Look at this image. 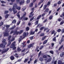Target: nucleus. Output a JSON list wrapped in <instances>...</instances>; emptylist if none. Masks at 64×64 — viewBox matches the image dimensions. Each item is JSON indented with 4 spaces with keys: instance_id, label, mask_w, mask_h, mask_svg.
<instances>
[{
    "instance_id": "nucleus-1",
    "label": "nucleus",
    "mask_w": 64,
    "mask_h": 64,
    "mask_svg": "<svg viewBox=\"0 0 64 64\" xmlns=\"http://www.w3.org/2000/svg\"><path fill=\"white\" fill-rule=\"evenodd\" d=\"M16 8L18 10H20L21 7H18V6H17V4H15L13 6V8H12V9L14 14L17 12V11H16Z\"/></svg>"
},
{
    "instance_id": "nucleus-2",
    "label": "nucleus",
    "mask_w": 64,
    "mask_h": 64,
    "mask_svg": "<svg viewBox=\"0 0 64 64\" xmlns=\"http://www.w3.org/2000/svg\"><path fill=\"white\" fill-rule=\"evenodd\" d=\"M16 42H14L12 44L11 46H10V48H13L12 50H15L16 49V47L15 46V44Z\"/></svg>"
},
{
    "instance_id": "nucleus-3",
    "label": "nucleus",
    "mask_w": 64,
    "mask_h": 64,
    "mask_svg": "<svg viewBox=\"0 0 64 64\" xmlns=\"http://www.w3.org/2000/svg\"><path fill=\"white\" fill-rule=\"evenodd\" d=\"M7 30V29L6 30V32L4 33V36H9V34L8 33H7V32H9V29H8Z\"/></svg>"
},
{
    "instance_id": "nucleus-4",
    "label": "nucleus",
    "mask_w": 64,
    "mask_h": 64,
    "mask_svg": "<svg viewBox=\"0 0 64 64\" xmlns=\"http://www.w3.org/2000/svg\"><path fill=\"white\" fill-rule=\"evenodd\" d=\"M28 34V32H27L26 33L25 32H24L23 34V38H22V39H24V38H25L26 37V35H27Z\"/></svg>"
},
{
    "instance_id": "nucleus-5",
    "label": "nucleus",
    "mask_w": 64,
    "mask_h": 64,
    "mask_svg": "<svg viewBox=\"0 0 64 64\" xmlns=\"http://www.w3.org/2000/svg\"><path fill=\"white\" fill-rule=\"evenodd\" d=\"M9 48H7L6 50L5 49H4L2 50V54L4 53H5V52H7V51H8V50H9Z\"/></svg>"
},
{
    "instance_id": "nucleus-6",
    "label": "nucleus",
    "mask_w": 64,
    "mask_h": 64,
    "mask_svg": "<svg viewBox=\"0 0 64 64\" xmlns=\"http://www.w3.org/2000/svg\"><path fill=\"white\" fill-rule=\"evenodd\" d=\"M34 44V43L30 44L28 46V48H30V47H32L33 46V45Z\"/></svg>"
},
{
    "instance_id": "nucleus-7",
    "label": "nucleus",
    "mask_w": 64,
    "mask_h": 64,
    "mask_svg": "<svg viewBox=\"0 0 64 64\" xmlns=\"http://www.w3.org/2000/svg\"><path fill=\"white\" fill-rule=\"evenodd\" d=\"M43 58H45L44 59L45 60H47L48 59L46 55H44L43 56Z\"/></svg>"
},
{
    "instance_id": "nucleus-8",
    "label": "nucleus",
    "mask_w": 64,
    "mask_h": 64,
    "mask_svg": "<svg viewBox=\"0 0 64 64\" xmlns=\"http://www.w3.org/2000/svg\"><path fill=\"white\" fill-rule=\"evenodd\" d=\"M6 42V40L5 39H4L3 40L2 42L3 43V44H4V45H6V44H7V43Z\"/></svg>"
},
{
    "instance_id": "nucleus-9",
    "label": "nucleus",
    "mask_w": 64,
    "mask_h": 64,
    "mask_svg": "<svg viewBox=\"0 0 64 64\" xmlns=\"http://www.w3.org/2000/svg\"><path fill=\"white\" fill-rule=\"evenodd\" d=\"M5 47V46L4 44H2L0 45V47H2V48H4Z\"/></svg>"
},
{
    "instance_id": "nucleus-10",
    "label": "nucleus",
    "mask_w": 64,
    "mask_h": 64,
    "mask_svg": "<svg viewBox=\"0 0 64 64\" xmlns=\"http://www.w3.org/2000/svg\"><path fill=\"white\" fill-rule=\"evenodd\" d=\"M24 0H23L22 1L20 0V5H22L23 3H24Z\"/></svg>"
},
{
    "instance_id": "nucleus-11",
    "label": "nucleus",
    "mask_w": 64,
    "mask_h": 64,
    "mask_svg": "<svg viewBox=\"0 0 64 64\" xmlns=\"http://www.w3.org/2000/svg\"><path fill=\"white\" fill-rule=\"evenodd\" d=\"M33 3L32 2L29 5V6L30 7H33Z\"/></svg>"
},
{
    "instance_id": "nucleus-12",
    "label": "nucleus",
    "mask_w": 64,
    "mask_h": 64,
    "mask_svg": "<svg viewBox=\"0 0 64 64\" xmlns=\"http://www.w3.org/2000/svg\"><path fill=\"white\" fill-rule=\"evenodd\" d=\"M33 12H32L30 14V15L29 16V17H32V16H33Z\"/></svg>"
},
{
    "instance_id": "nucleus-13",
    "label": "nucleus",
    "mask_w": 64,
    "mask_h": 64,
    "mask_svg": "<svg viewBox=\"0 0 64 64\" xmlns=\"http://www.w3.org/2000/svg\"><path fill=\"white\" fill-rule=\"evenodd\" d=\"M22 32H23V30H21L20 32H17V33H16V34H18V33H19V34H21V33H22Z\"/></svg>"
},
{
    "instance_id": "nucleus-14",
    "label": "nucleus",
    "mask_w": 64,
    "mask_h": 64,
    "mask_svg": "<svg viewBox=\"0 0 64 64\" xmlns=\"http://www.w3.org/2000/svg\"><path fill=\"white\" fill-rule=\"evenodd\" d=\"M20 13V12H19L17 14V16H18V18H20V15L19 14V13Z\"/></svg>"
},
{
    "instance_id": "nucleus-15",
    "label": "nucleus",
    "mask_w": 64,
    "mask_h": 64,
    "mask_svg": "<svg viewBox=\"0 0 64 64\" xmlns=\"http://www.w3.org/2000/svg\"><path fill=\"white\" fill-rule=\"evenodd\" d=\"M35 33V31L33 32V31H31L30 33V35H33Z\"/></svg>"
},
{
    "instance_id": "nucleus-16",
    "label": "nucleus",
    "mask_w": 64,
    "mask_h": 64,
    "mask_svg": "<svg viewBox=\"0 0 64 64\" xmlns=\"http://www.w3.org/2000/svg\"><path fill=\"white\" fill-rule=\"evenodd\" d=\"M62 61L59 60L58 61V64H62Z\"/></svg>"
},
{
    "instance_id": "nucleus-17",
    "label": "nucleus",
    "mask_w": 64,
    "mask_h": 64,
    "mask_svg": "<svg viewBox=\"0 0 64 64\" xmlns=\"http://www.w3.org/2000/svg\"><path fill=\"white\" fill-rule=\"evenodd\" d=\"M48 41V40H45L44 41V42H43V44H45Z\"/></svg>"
},
{
    "instance_id": "nucleus-18",
    "label": "nucleus",
    "mask_w": 64,
    "mask_h": 64,
    "mask_svg": "<svg viewBox=\"0 0 64 64\" xmlns=\"http://www.w3.org/2000/svg\"><path fill=\"white\" fill-rule=\"evenodd\" d=\"M9 15L8 14H6L5 16V18L6 19H7V18H8V16H9Z\"/></svg>"
},
{
    "instance_id": "nucleus-19",
    "label": "nucleus",
    "mask_w": 64,
    "mask_h": 64,
    "mask_svg": "<svg viewBox=\"0 0 64 64\" xmlns=\"http://www.w3.org/2000/svg\"><path fill=\"white\" fill-rule=\"evenodd\" d=\"M40 35V36H41V37H42V36H44V33H41Z\"/></svg>"
},
{
    "instance_id": "nucleus-20",
    "label": "nucleus",
    "mask_w": 64,
    "mask_h": 64,
    "mask_svg": "<svg viewBox=\"0 0 64 64\" xmlns=\"http://www.w3.org/2000/svg\"><path fill=\"white\" fill-rule=\"evenodd\" d=\"M46 37V36H44L42 39V40L43 41V40H45V39Z\"/></svg>"
},
{
    "instance_id": "nucleus-21",
    "label": "nucleus",
    "mask_w": 64,
    "mask_h": 64,
    "mask_svg": "<svg viewBox=\"0 0 64 64\" xmlns=\"http://www.w3.org/2000/svg\"><path fill=\"white\" fill-rule=\"evenodd\" d=\"M10 59L12 60H13L14 59V57L13 56H12L10 57Z\"/></svg>"
},
{
    "instance_id": "nucleus-22",
    "label": "nucleus",
    "mask_w": 64,
    "mask_h": 64,
    "mask_svg": "<svg viewBox=\"0 0 64 64\" xmlns=\"http://www.w3.org/2000/svg\"><path fill=\"white\" fill-rule=\"evenodd\" d=\"M22 39V36H20V38H19V40H18V41L19 42H20L21 41V39Z\"/></svg>"
},
{
    "instance_id": "nucleus-23",
    "label": "nucleus",
    "mask_w": 64,
    "mask_h": 64,
    "mask_svg": "<svg viewBox=\"0 0 64 64\" xmlns=\"http://www.w3.org/2000/svg\"><path fill=\"white\" fill-rule=\"evenodd\" d=\"M49 10L48 8H46V10L44 11V12H48L49 11Z\"/></svg>"
},
{
    "instance_id": "nucleus-24",
    "label": "nucleus",
    "mask_w": 64,
    "mask_h": 64,
    "mask_svg": "<svg viewBox=\"0 0 64 64\" xmlns=\"http://www.w3.org/2000/svg\"><path fill=\"white\" fill-rule=\"evenodd\" d=\"M16 20H14L13 21L12 23H16Z\"/></svg>"
},
{
    "instance_id": "nucleus-25",
    "label": "nucleus",
    "mask_w": 64,
    "mask_h": 64,
    "mask_svg": "<svg viewBox=\"0 0 64 64\" xmlns=\"http://www.w3.org/2000/svg\"><path fill=\"white\" fill-rule=\"evenodd\" d=\"M28 59H25L24 61V63H26L28 61Z\"/></svg>"
},
{
    "instance_id": "nucleus-26",
    "label": "nucleus",
    "mask_w": 64,
    "mask_h": 64,
    "mask_svg": "<svg viewBox=\"0 0 64 64\" xmlns=\"http://www.w3.org/2000/svg\"><path fill=\"white\" fill-rule=\"evenodd\" d=\"M39 60H40V61H42L43 60L42 58L40 57V58Z\"/></svg>"
},
{
    "instance_id": "nucleus-27",
    "label": "nucleus",
    "mask_w": 64,
    "mask_h": 64,
    "mask_svg": "<svg viewBox=\"0 0 64 64\" xmlns=\"http://www.w3.org/2000/svg\"><path fill=\"white\" fill-rule=\"evenodd\" d=\"M29 29H30V28L28 27H27L26 28V31H28V30H29Z\"/></svg>"
},
{
    "instance_id": "nucleus-28",
    "label": "nucleus",
    "mask_w": 64,
    "mask_h": 64,
    "mask_svg": "<svg viewBox=\"0 0 64 64\" xmlns=\"http://www.w3.org/2000/svg\"><path fill=\"white\" fill-rule=\"evenodd\" d=\"M41 17V15H40L38 16V17L37 18V19L38 20V19H39L40 18V17Z\"/></svg>"
},
{
    "instance_id": "nucleus-29",
    "label": "nucleus",
    "mask_w": 64,
    "mask_h": 64,
    "mask_svg": "<svg viewBox=\"0 0 64 64\" xmlns=\"http://www.w3.org/2000/svg\"><path fill=\"white\" fill-rule=\"evenodd\" d=\"M45 28V27H42L40 28V30H42L44 29Z\"/></svg>"
},
{
    "instance_id": "nucleus-30",
    "label": "nucleus",
    "mask_w": 64,
    "mask_h": 64,
    "mask_svg": "<svg viewBox=\"0 0 64 64\" xmlns=\"http://www.w3.org/2000/svg\"><path fill=\"white\" fill-rule=\"evenodd\" d=\"M52 60V58H48V62H50V61H51Z\"/></svg>"
},
{
    "instance_id": "nucleus-31",
    "label": "nucleus",
    "mask_w": 64,
    "mask_h": 64,
    "mask_svg": "<svg viewBox=\"0 0 64 64\" xmlns=\"http://www.w3.org/2000/svg\"><path fill=\"white\" fill-rule=\"evenodd\" d=\"M52 18H53V16H50L49 18V20H51V19H52Z\"/></svg>"
},
{
    "instance_id": "nucleus-32",
    "label": "nucleus",
    "mask_w": 64,
    "mask_h": 64,
    "mask_svg": "<svg viewBox=\"0 0 64 64\" xmlns=\"http://www.w3.org/2000/svg\"><path fill=\"white\" fill-rule=\"evenodd\" d=\"M14 33V34H15V33L16 34H17V33H16V32H14L13 31H12L10 33V34H12V33Z\"/></svg>"
},
{
    "instance_id": "nucleus-33",
    "label": "nucleus",
    "mask_w": 64,
    "mask_h": 64,
    "mask_svg": "<svg viewBox=\"0 0 64 64\" xmlns=\"http://www.w3.org/2000/svg\"><path fill=\"white\" fill-rule=\"evenodd\" d=\"M11 42L10 41H9L8 42V46H9V45H10L11 44Z\"/></svg>"
},
{
    "instance_id": "nucleus-34",
    "label": "nucleus",
    "mask_w": 64,
    "mask_h": 64,
    "mask_svg": "<svg viewBox=\"0 0 64 64\" xmlns=\"http://www.w3.org/2000/svg\"><path fill=\"white\" fill-rule=\"evenodd\" d=\"M60 56L62 57L64 56V52H62V54H60Z\"/></svg>"
},
{
    "instance_id": "nucleus-35",
    "label": "nucleus",
    "mask_w": 64,
    "mask_h": 64,
    "mask_svg": "<svg viewBox=\"0 0 64 64\" xmlns=\"http://www.w3.org/2000/svg\"><path fill=\"white\" fill-rule=\"evenodd\" d=\"M22 11H24V10H25V7H24L22 8Z\"/></svg>"
},
{
    "instance_id": "nucleus-36",
    "label": "nucleus",
    "mask_w": 64,
    "mask_h": 64,
    "mask_svg": "<svg viewBox=\"0 0 64 64\" xmlns=\"http://www.w3.org/2000/svg\"><path fill=\"white\" fill-rule=\"evenodd\" d=\"M63 46L62 45V46L60 47V48H59L58 49V50H60V49H62V48H63Z\"/></svg>"
},
{
    "instance_id": "nucleus-37",
    "label": "nucleus",
    "mask_w": 64,
    "mask_h": 64,
    "mask_svg": "<svg viewBox=\"0 0 64 64\" xmlns=\"http://www.w3.org/2000/svg\"><path fill=\"white\" fill-rule=\"evenodd\" d=\"M8 12L7 10H6L4 12V14H7L8 13Z\"/></svg>"
},
{
    "instance_id": "nucleus-38",
    "label": "nucleus",
    "mask_w": 64,
    "mask_h": 64,
    "mask_svg": "<svg viewBox=\"0 0 64 64\" xmlns=\"http://www.w3.org/2000/svg\"><path fill=\"white\" fill-rule=\"evenodd\" d=\"M3 24V22H2L0 23V26H1Z\"/></svg>"
},
{
    "instance_id": "nucleus-39",
    "label": "nucleus",
    "mask_w": 64,
    "mask_h": 64,
    "mask_svg": "<svg viewBox=\"0 0 64 64\" xmlns=\"http://www.w3.org/2000/svg\"><path fill=\"white\" fill-rule=\"evenodd\" d=\"M43 48V46H41L40 48V50H41V49H42Z\"/></svg>"
},
{
    "instance_id": "nucleus-40",
    "label": "nucleus",
    "mask_w": 64,
    "mask_h": 64,
    "mask_svg": "<svg viewBox=\"0 0 64 64\" xmlns=\"http://www.w3.org/2000/svg\"><path fill=\"white\" fill-rule=\"evenodd\" d=\"M11 36H10L8 38V40H10V38H11Z\"/></svg>"
},
{
    "instance_id": "nucleus-41",
    "label": "nucleus",
    "mask_w": 64,
    "mask_h": 64,
    "mask_svg": "<svg viewBox=\"0 0 64 64\" xmlns=\"http://www.w3.org/2000/svg\"><path fill=\"white\" fill-rule=\"evenodd\" d=\"M56 37H55L54 38H53V40L54 41H56Z\"/></svg>"
},
{
    "instance_id": "nucleus-42",
    "label": "nucleus",
    "mask_w": 64,
    "mask_h": 64,
    "mask_svg": "<svg viewBox=\"0 0 64 64\" xmlns=\"http://www.w3.org/2000/svg\"><path fill=\"white\" fill-rule=\"evenodd\" d=\"M61 20L62 19L61 18H59L58 19V20L59 22H60L61 21Z\"/></svg>"
},
{
    "instance_id": "nucleus-43",
    "label": "nucleus",
    "mask_w": 64,
    "mask_h": 64,
    "mask_svg": "<svg viewBox=\"0 0 64 64\" xmlns=\"http://www.w3.org/2000/svg\"><path fill=\"white\" fill-rule=\"evenodd\" d=\"M16 2L17 3H19L20 2V0H16Z\"/></svg>"
},
{
    "instance_id": "nucleus-44",
    "label": "nucleus",
    "mask_w": 64,
    "mask_h": 64,
    "mask_svg": "<svg viewBox=\"0 0 64 64\" xmlns=\"http://www.w3.org/2000/svg\"><path fill=\"white\" fill-rule=\"evenodd\" d=\"M47 5H45L44 6V10L46 8V7H47Z\"/></svg>"
},
{
    "instance_id": "nucleus-45",
    "label": "nucleus",
    "mask_w": 64,
    "mask_h": 64,
    "mask_svg": "<svg viewBox=\"0 0 64 64\" xmlns=\"http://www.w3.org/2000/svg\"><path fill=\"white\" fill-rule=\"evenodd\" d=\"M50 53H51V54H53V52L52 50L50 51Z\"/></svg>"
},
{
    "instance_id": "nucleus-46",
    "label": "nucleus",
    "mask_w": 64,
    "mask_h": 64,
    "mask_svg": "<svg viewBox=\"0 0 64 64\" xmlns=\"http://www.w3.org/2000/svg\"><path fill=\"white\" fill-rule=\"evenodd\" d=\"M34 36H32L30 37V40H32L33 39V38Z\"/></svg>"
},
{
    "instance_id": "nucleus-47",
    "label": "nucleus",
    "mask_w": 64,
    "mask_h": 64,
    "mask_svg": "<svg viewBox=\"0 0 64 64\" xmlns=\"http://www.w3.org/2000/svg\"><path fill=\"white\" fill-rule=\"evenodd\" d=\"M17 50L18 51H20L21 50V49H20V48L18 47V48Z\"/></svg>"
},
{
    "instance_id": "nucleus-48",
    "label": "nucleus",
    "mask_w": 64,
    "mask_h": 64,
    "mask_svg": "<svg viewBox=\"0 0 64 64\" xmlns=\"http://www.w3.org/2000/svg\"><path fill=\"white\" fill-rule=\"evenodd\" d=\"M24 19V20H28V18H24V19L23 20H23Z\"/></svg>"
},
{
    "instance_id": "nucleus-49",
    "label": "nucleus",
    "mask_w": 64,
    "mask_h": 64,
    "mask_svg": "<svg viewBox=\"0 0 64 64\" xmlns=\"http://www.w3.org/2000/svg\"><path fill=\"white\" fill-rule=\"evenodd\" d=\"M38 23V20L36 21L35 23V24L36 25Z\"/></svg>"
},
{
    "instance_id": "nucleus-50",
    "label": "nucleus",
    "mask_w": 64,
    "mask_h": 64,
    "mask_svg": "<svg viewBox=\"0 0 64 64\" xmlns=\"http://www.w3.org/2000/svg\"><path fill=\"white\" fill-rule=\"evenodd\" d=\"M30 3V0H27L26 2V3L27 4L29 3Z\"/></svg>"
},
{
    "instance_id": "nucleus-51",
    "label": "nucleus",
    "mask_w": 64,
    "mask_h": 64,
    "mask_svg": "<svg viewBox=\"0 0 64 64\" xmlns=\"http://www.w3.org/2000/svg\"><path fill=\"white\" fill-rule=\"evenodd\" d=\"M43 2H41L40 1V2H39L38 4V5H40V4H41V3H42Z\"/></svg>"
},
{
    "instance_id": "nucleus-52",
    "label": "nucleus",
    "mask_w": 64,
    "mask_h": 64,
    "mask_svg": "<svg viewBox=\"0 0 64 64\" xmlns=\"http://www.w3.org/2000/svg\"><path fill=\"white\" fill-rule=\"evenodd\" d=\"M61 3V2L60 1H59L58 2V4H60Z\"/></svg>"
},
{
    "instance_id": "nucleus-53",
    "label": "nucleus",
    "mask_w": 64,
    "mask_h": 64,
    "mask_svg": "<svg viewBox=\"0 0 64 64\" xmlns=\"http://www.w3.org/2000/svg\"><path fill=\"white\" fill-rule=\"evenodd\" d=\"M55 31L54 30L52 32V34H53L55 32Z\"/></svg>"
},
{
    "instance_id": "nucleus-54",
    "label": "nucleus",
    "mask_w": 64,
    "mask_h": 64,
    "mask_svg": "<svg viewBox=\"0 0 64 64\" xmlns=\"http://www.w3.org/2000/svg\"><path fill=\"white\" fill-rule=\"evenodd\" d=\"M57 31L58 32H61V29H58V30Z\"/></svg>"
},
{
    "instance_id": "nucleus-55",
    "label": "nucleus",
    "mask_w": 64,
    "mask_h": 64,
    "mask_svg": "<svg viewBox=\"0 0 64 64\" xmlns=\"http://www.w3.org/2000/svg\"><path fill=\"white\" fill-rule=\"evenodd\" d=\"M6 27L7 28H9L10 27V25H7L6 26Z\"/></svg>"
},
{
    "instance_id": "nucleus-56",
    "label": "nucleus",
    "mask_w": 64,
    "mask_h": 64,
    "mask_svg": "<svg viewBox=\"0 0 64 64\" xmlns=\"http://www.w3.org/2000/svg\"><path fill=\"white\" fill-rule=\"evenodd\" d=\"M54 44L53 43H52V47H53V46H54Z\"/></svg>"
},
{
    "instance_id": "nucleus-57",
    "label": "nucleus",
    "mask_w": 64,
    "mask_h": 64,
    "mask_svg": "<svg viewBox=\"0 0 64 64\" xmlns=\"http://www.w3.org/2000/svg\"><path fill=\"white\" fill-rule=\"evenodd\" d=\"M20 21H19V22H18L17 23V25H19V24L20 23Z\"/></svg>"
},
{
    "instance_id": "nucleus-58",
    "label": "nucleus",
    "mask_w": 64,
    "mask_h": 64,
    "mask_svg": "<svg viewBox=\"0 0 64 64\" xmlns=\"http://www.w3.org/2000/svg\"><path fill=\"white\" fill-rule=\"evenodd\" d=\"M47 4L48 5H50V2H48L47 3Z\"/></svg>"
},
{
    "instance_id": "nucleus-59",
    "label": "nucleus",
    "mask_w": 64,
    "mask_h": 64,
    "mask_svg": "<svg viewBox=\"0 0 64 64\" xmlns=\"http://www.w3.org/2000/svg\"><path fill=\"white\" fill-rule=\"evenodd\" d=\"M37 59H36L34 61V64L36 63H37Z\"/></svg>"
},
{
    "instance_id": "nucleus-60",
    "label": "nucleus",
    "mask_w": 64,
    "mask_h": 64,
    "mask_svg": "<svg viewBox=\"0 0 64 64\" xmlns=\"http://www.w3.org/2000/svg\"><path fill=\"white\" fill-rule=\"evenodd\" d=\"M57 61L56 60L54 62V64H57Z\"/></svg>"
},
{
    "instance_id": "nucleus-61",
    "label": "nucleus",
    "mask_w": 64,
    "mask_h": 64,
    "mask_svg": "<svg viewBox=\"0 0 64 64\" xmlns=\"http://www.w3.org/2000/svg\"><path fill=\"white\" fill-rule=\"evenodd\" d=\"M60 9H61V8H58V9L57 10V11H59Z\"/></svg>"
},
{
    "instance_id": "nucleus-62",
    "label": "nucleus",
    "mask_w": 64,
    "mask_h": 64,
    "mask_svg": "<svg viewBox=\"0 0 64 64\" xmlns=\"http://www.w3.org/2000/svg\"><path fill=\"white\" fill-rule=\"evenodd\" d=\"M64 23V22H60V25H62V24H63Z\"/></svg>"
},
{
    "instance_id": "nucleus-63",
    "label": "nucleus",
    "mask_w": 64,
    "mask_h": 64,
    "mask_svg": "<svg viewBox=\"0 0 64 64\" xmlns=\"http://www.w3.org/2000/svg\"><path fill=\"white\" fill-rule=\"evenodd\" d=\"M41 52H40V53L38 54V56L39 57L40 56V54H41Z\"/></svg>"
},
{
    "instance_id": "nucleus-64",
    "label": "nucleus",
    "mask_w": 64,
    "mask_h": 64,
    "mask_svg": "<svg viewBox=\"0 0 64 64\" xmlns=\"http://www.w3.org/2000/svg\"><path fill=\"white\" fill-rule=\"evenodd\" d=\"M62 33H63L64 32V29L62 30Z\"/></svg>"
}]
</instances>
